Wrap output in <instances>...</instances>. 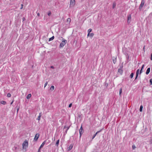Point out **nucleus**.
Here are the masks:
<instances>
[{"mask_svg":"<svg viewBox=\"0 0 152 152\" xmlns=\"http://www.w3.org/2000/svg\"><path fill=\"white\" fill-rule=\"evenodd\" d=\"M142 69H141L140 70V74H141V73H142Z\"/></svg>","mask_w":152,"mask_h":152,"instance_id":"nucleus-39","label":"nucleus"},{"mask_svg":"<svg viewBox=\"0 0 152 152\" xmlns=\"http://www.w3.org/2000/svg\"><path fill=\"white\" fill-rule=\"evenodd\" d=\"M94 35V34L93 33H90V37H92Z\"/></svg>","mask_w":152,"mask_h":152,"instance_id":"nucleus-28","label":"nucleus"},{"mask_svg":"<svg viewBox=\"0 0 152 152\" xmlns=\"http://www.w3.org/2000/svg\"><path fill=\"white\" fill-rule=\"evenodd\" d=\"M28 142L26 140H25L23 143V149L26 148L28 146Z\"/></svg>","mask_w":152,"mask_h":152,"instance_id":"nucleus-3","label":"nucleus"},{"mask_svg":"<svg viewBox=\"0 0 152 152\" xmlns=\"http://www.w3.org/2000/svg\"><path fill=\"white\" fill-rule=\"evenodd\" d=\"M90 36V33H88L87 36Z\"/></svg>","mask_w":152,"mask_h":152,"instance_id":"nucleus-40","label":"nucleus"},{"mask_svg":"<svg viewBox=\"0 0 152 152\" xmlns=\"http://www.w3.org/2000/svg\"><path fill=\"white\" fill-rule=\"evenodd\" d=\"M11 96V94L10 93H8L7 94V96L9 97H10Z\"/></svg>","mask_w":152,"mask_h":152,"instance_id":"nucleus-30","label":"nucleus"},{"mask_svg":"<svg viewBox=\"0 0 152 152\" xmlns=\"http://www.w3.org/2000/svg\"><path fill=\"white\" fill-rule=\"evenodd\" d=\"M48 84V82H46L45 84L44 87H45Z\"/></svg>","mask_w":152,"mask_h":152,"instance_id":"nucleus-32","label":"nucleus"},{"mask_svg":"<svg viewBox=\"0 0 152 152\" xmlns=\"http://www.w3.org/2000/svg\"><path fill=\"white\" fill-rule=\"evenodd\" d=\"M23 4H21V7L20 8V9H22L23 8Z\"/></svg>","mask_w":152,"mask_h":152,"instance_id":"nucleus-34","label":"nucleus"},{"mask_svg":"<svg viewBox=\"0 0 152 152\" xmlns=\"http://www.w3.org/2000/svg\"><path fill=\"white\" fill-rule=\"evenodd\" d=\"M150 68H148L146 70V74L148 75L150 72Z\"/></svg>","mask_w":152,"mask_h":152,"instance_id":"nucleus-10","label":"nucleus"},{"mask_svg":"<svg viewBox=\"0 0 152 152\" xmlns=\"http://www.w3.org/2000/svg\"><path fill=\"white\" fill-rule=\"evenodd\" d=\"M75 4V0H70L69 7H73Z\"/></svg>","mask_w":152,"mask_h":152,"instance_id":"nucleus-2","label":"nucleus"},{"mask_svg":"<svg viewBox=\"0 0 152 152\" xmlns=\"http://www.w3.org/2000/svg\"><path fill=\"white\" fill-rule=\"evenodd\" d=\"M116 61V58H115V59H113V62L114 64H115Z\"/></svg>","mask_w":152,"mask_h":152,"instance_id":"nucleus-26","label":"nucleus"},{"mask_svg":"<svg viewBox=\"0 0 152 152\" xmlns=\"http://www.w3.org/2000/svg\"><path fill=\"white\" fill-rule=\"evenodd\" d=\"M122 92V88H121L119 90V95H121V93Z\"/></svg>","mask_w":152,"mask_h":152,"instance_id":"nucleus-19","label":"nucleus"},{"mask_svg":"<svg viewBox=\"0 0 152 152\" xmlns=\"http://www.w3.org/2000/svg\"><path fill=\"white\" fill-rule=\"evenodd\" d=\"M67 132V130H66V133Z\"/></svg>","mask_w":152,"mask_h":152,"instance_id":"nucleus-46","label":"nucleus"},{"mask_svg":"<svg viewBox=\"0 0 152 152\" xmlns=\"http://www.w3.org/2000/svg\"><path fill=\"white\" fill-rule=\"evenodd\" d=\"M138 75H136V76L135 79V80L137 79V77L138 76Z\"/></svg>","mask_w":152,"mask_h":152,"instance_id":"nucleus-35","label":"nucleus"},{"mask_svg":"<svg viewBox=\"0 0 152 152\" xmlns=\"http://www.w3.org/2000/svg\"><path fill=\"white\" fill-rule=\"evenodd\" d=\"M132 148L133 150H134L136 148V146L135 145H132Z\"/></svg>","mask_w":152,"mask_h":152,"instance_id":"nucleus-29","label":"nucleus"},{"mask_svg":"<svg viewBox=\"0 0 152 152\" xmlns=\"http://www.w3.org/2000/svg\"><path fill=\"white\" fill-rule=\"evenodd\" d=\"M46 142V141H45L44 142H43L42 144L41 145L40 147V148H41L45 144V142Z\"/></svg>","mask_w":152,"mask_h":152,"instance_id":"nucleus-12","label":"nucleus"},{"mask_svg":"<svg viewBox=\"0 0 152 152\" xmlns=\"http://www.w3.org/2000/svg\"><path fill=\"white\" fill-rule=\"evenodd\" d=\"M40 149L39 148L37 152H40Z\"/></svg>","mask_w":152,"mask_h":152,"instance_id":"nucleus-42","label":"nucleus"},{"mask_svg":"<svg viewBox=\"0 0 152 152\" xmlns=\"http://www.w3.org/2000/svg\"><path fill=\"white\" fill-rule=\"evenodd\" d=\"M84 132L83 129V128L82 125H81V126L80 127V128L79 130V132L80 133V137L83 134Z\"/></svg>","mask_w":152,"mask_h":152,"instance_id":"nucleus-4","label":"nucleus"},{"mask_svg":"<svg viewBox=\"0 0 152 152\" xmlns=\"http://www.w3.org/2000/svg\"><path fill=\"white\" fill-rule=\"evenodd\" d=\"M131 19V15L130 14L129 15L127 16V22L128 23H130Z\"/></svg>","mask_w":152,"mask_h":152,"instance_id":"nucleus-6","label":"nucleus"},{"mask_svg":"<svg viewBox=\"0 0 152 152\" xmlns=\"http://www.w3.org/2000/svg\"><path fill=\"white\" fill-rule=\"evenodd\" d=\"M115 6H116V3L115 2H114L113 3V8H114L115 7Z\"/></svg>","mask_w":152,"mask_h":152,"instance_id":"nucleus-18","label":"nucleus"},{"mask_svg":"<svg viewBox=\"0 0 152 152\" xmlns=\"http://www.w3.org/2000/svg\"><path fill=\"white\" fill-rule=\"evenodd\" d=\"M133 75H134V73H131V74L130 75V78H132V77H133Z\"/></svg>","mask_w":152,"mask_h":152,"instance_id":"nucleus-25","label":"nucleus"},{"mask_svg":"<svg viewBox=\"0 0 152 152\" xmlns=\"http://www.w3.org/2000/svg\"><path fill=\"white\" fill-rule=\"evenodd\" d=\"M42 113H39V115L37 118V120L38 121H39L40 119V117L41 116Z\"/></svg>","mask_w":152,"mask_h":152,"instance_id":"nucleus-11","label":"nucleus"},{"mask_svg":"<svg viewBox=\"0 0 152 152\" xmlns=\"http://www.w3.org/2000/svg\"><path fill=\"white\" fill-rule=\"evenodd\" d=\"M139 72H140V69H138L137 71L136 75H138Z\"/></svg>","mask_w":152,"mask_h":152,"instance_id":"nucleus-24","label":"nucleus"},{"mask_svg":"<svg viewBox=\"0 0 152 152\" xmlns=\"http://www.w3.org/2000/svg\"><path fill=\"white\" fill-rule=\"evenodd\" d=\"M0 103L1 104H5L6 103V102L5 101H1L0 102Z\"/></svg>","mask_w":152,"mask_h":152,"instance_id":"nucleus-15","label":"nucleus"},{"mask_svg":"<svg viewBox=\"0 0 152 152\" xmlns=\"http://www.w3.org/2000/svg\"><path fill=\"white\" fill-rule=\"evenodd\" d=\"M51 14V13L50 11H49L48 13V15L49 16H50Z\"/></svg>","mask_w":152,"mask_h":152,"instance_id":"nucleus-27","label":"nucleus"},{"mask_svg":"<svg viewBox=\"0 0 152 152\" xmlns=\"http://www.w3.org/2000/svg\"><path fill=\"white\" fill-rule=\"evenodd\" d=\"M144 65H143L142 66V69L144 67Z\"/></svg>","mask_w":152,"mask_h":152,"instance_id":"nucleus-38","label":"nucleus"},{"mask_svg":"<svg viewBox=\"0 0 152 152\" xmlns=\"http://www.w3.org/2000/svg\"><path fill=\"white\" fill-rule=\"evenodd\" d=\"M72 103H71L69 105V107H72Z\"/></svg>","mask_w":152,"mask_h":152,"instance_id":"nucleus-33","label":"nucleus"},{"mask_svg":"<svg viewBox=\"0 0 152 152\" xmlns=\"http://www.w3.org/2000/svg\"><path fill=\"white\" fill-rule=\"evenodd\" d=\"M73 147V144H71L69 147L67 148V151H70V150H71L72 148V147Z\"/></svg>","mask_w":152,"mask_h":152,"instance_id":"nucleus-7","label":"nucleus"},{"mask_svg":"<svg viewBox=\"0 0 152 152\" xmlns=\"http://www.w3.org/2000/svg\"><path fill=\"white\" fill-rule=\"evenodd\" d=\"M145 3V1L144 0H142L141 1V2L139 7V10H141L142 8V7L144 6V4Z\"/></svg>","mask_w":152,"mask_h":152,"instance_id":"nucleus-5","label":"nucleus"},{"mask_svg":"<svg viewBox=\"0 0 152 152\" xmlns=\"http://www.w3.org/2000/svg\"><path fill=\"white\" fill-rule=\"evenodd\" d=\"M67 40H62L60 44L59 47L60 48H62L66 43Z\"/></svg>","mask_w":152,"mask_h":152,"instance_id":"nucleus-1","label":"nucleus"},{"mask_svg":"<svg viewBox=\"0 0 152 152\" xmlns=\"http://www.w3.org/2000/svg\"><path fill=\"white\" fill-rule=\"evenodd\" d=\"M67 22L69 23H70L71 22V19L69 18H68L67 19Z\"/></svg>","mask_w":152,"mask_h":152,"instance_id":"nucleus-20","label":"nucleus"},{"mask_svg":"<svg viewBox=\"0 0 152 152\" xmlns=\"http://www.w3.org/2000/svg\"><path fill=\"white\" fill-rule=\"evenodd\" d=\"M31 94H29L27 95L26 97V98L28 99H29L31 97Z\"/></svg>","mask_w":152,"mask_h":152,"instance_id":"nucleus-13","label":"nucleus"},{"mask_svg":"<svg viewBox=\"0 0 152 152\" xmlns=\"http://www.w3.org/2000/svg\"><path fill=\"white\" fill-rule=\"evenodd\" d=\"M118 72L122 74L123 73V70L121 69H119L118 70Z\"/></svg>","mask_w":152,"mask_h":152,"instance_id":"nucleus-14","label":"nucleus"},{"mask_svg":"<svg viewBox=\"0 0 152 152\" xmlns=\"http://www.w3.org/2000/svg\"><path fill=\"white\" fill-rule=\"evenodd\" d=\"M37 15L38 16H40V14L39 12L37 13Z\"/></svg>","mask_w":152,"mask_h":152,"instance_id":"nucleus-37","label":"nucleus"},{"mask_svg":"<svg viewBox=\"0 0 152 152\" xmlns=\"http://www.w3.org/2000/svg\"><path fill=\"white\" fill-rule=\"evenodd\" d=\"M92 29L91 28H89L88 31V33H90V32L92 31Z\"/></svg>","mask_w":152,"mask_h":152,"instance_id":"nucleus-23","label":"nucleus"},{"mask_svg":"<svg viewBox=\"0 0 152 152\" xmlns=\"http://www.w3.org/2000/svg\"><path fill=\"white\" fill-rule=\"evenodd\" d=\"M102 130V129H101L100 130L98 131H97L96 132V134H94L93 136V137L92 138V139H94V138L95 137V136H96V134L99 133Z\"/></svg>","mask_w":152,"mask_h":152,"instance_id":"nucleus-9","label":"nucleus"},{"mask_svg":"<svg viewBox=\"0 0 152 152\" xmlns=\"http://www.w3.org/2000/svg\"><path fill=\"white\" fill-rule=\"evenodd\" d=\"M18 110H17V112H18Z\"/></svg>","mask_w":152,"mask_h":152,"instance_id":"nucleus-45","label":"nucleus"},{"mask_svg":"<svg viewBox=\"0 0 152 152\" xmlns=\"http://www.w3.org/2000/svg\"><path fill=\"white\" fill-rule=\"evenodd\" d=\"M50 67L51 68H52V69H54V66H51Z\"/></svg>","mask_w":152,"mask_h":152,"instance_id":"nucleus-41","label":"nucleus"},{"mask_svg":"<svg viewBox=\"0 0 152 152\" xmlns=\"http://www.w3.org/2000/svg\"><path fill=\"white\" fill-rule=\"evenodd\" d=\"M143 108V107L142 105H141L140 108V112H142V109Z\"/></svg>","mask_w":152,"mask_h":152,"instance_id":"nucleus-21","label":"nucleus"},{"mask_svg":"<svg viewBox=\"0 0 152 152\" xmlns=\"http://www.w3.org/2000/svg\"><path fill=\"white\" fill-rule=\"evenodd\" d=\"M55 88L53 86H52L50 87V89L53 90Z\"/></svg>","mask_w":152,"mask_h":152,"instance_id":"nucleus-22","label":"nucleus"},{"mask_svg":"<svg viewBox=\"0 0 152 152\" xmlns=\"http://www.w3.org/2000/svg\"><path fill=\"white\" fill-rule=\"evenodd\" d=\"M69 127H68L67 129V131L69 129Z\"/></svg>","mask_w":152,"mask_h":152,"instance_id":"nucleus-43","label":"nucleus"},{"mask_svg":"<svg viewBox=\"0 0 152 152\" xmlns=\"http://www.w3.org/2000/svg\"><path fill=\"white\" fill-rule=\"evenodd\" d=\"M59 140H58L57 141L56 143V146H58V144L59 143Z\"/></svg>","mask_w":152,"mask_h":152,"instance_id":"nucleus-17","label":"nucleus"},{"mask_svg":"<svg viewBox=\"0 0 152 152\" xmlns=\"http://www.w3.org/2000/svg\"><path fill=\"white\" fill-rule=\"evenodd\" d=\"M39 134H37L34 137V140L36 141L39 138Z\"/></svg>","mask_w":152,"mask_h":152,"instance_id":"nucleus-8","label":"nucleus"},{"mask_svg":"<svg viewBox=\"0 0 152 152\" xmlns=\"http://www.w3.org/2000/svg\"><path fill=\"white\" fill-rule=\"evenodd\" d=\"M12 103H13V102H11V104H12Z\"/></svg>","mask_w":152,"mask_h":152,"instance_id":"nucleus-44","label":"nucleus"},{"mask_svg":"<svg viewBox=\"0 0 152 152\" xmlns=\"http://www.w3.org/2000/svg\"><path fill=\"white\" fill-rule=\"evenodd\" d=\"M151 60H152V53L151 54Z\"/></svg>","mask_w":152,"mask_h":152,"instance_id":"nucleus-36","label":"nucleus"},{"mask_svg":"<svg viewBox=\"0 0 152 152\" xmlns=\"http://www.w3.org/2000/svg\"><path fill=\"white\" fill-rule=\"evenodd\" d=\"M150 83H151V85L152 84V79H150Z\"/></svg>","mask_w":152,"mask_h":152,"instance_id":"nucleus-31","label":"nucleus"},{"mask_svg":"<svg viewBox=\"0 0 152 152\" xmlns=\"http://www.w3.org/2000/svg\"><path fill=\"white\" fill-rule=\"evenodd\" d=\"M54 38V36H52L51 38H50L49 39V41L53 40Z\"/></svg>","mask_w":152,"mask_h":152,"instance_id":"nucleus-16","label":"nucleus"}]
</instances>
